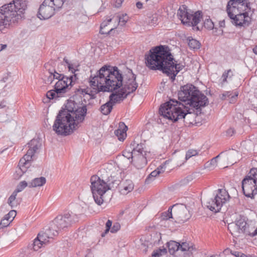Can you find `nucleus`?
<instances>
[{
    "instance_id": "nucleus-6",
    "label": "nucleus",
    "mask_w": 257,
    "mask_h": 257,
    "mask_svg": "<svg viewBox=\"0 0 257 257\" xmlns=\"http://www.w3.org/2000/svg\"><path fill=\"white\" fill-rule=\"evenodd\" d=\"M90 181L91 190L94 200L96 204L100 205L104 202L106 192L116 187L119 184V180L112 175L107 178L102 176V178L94 175L91 177Z\"/></svg>"
},
{
    "instance_id": "nucleus-11",
    "label": "nucleus",
    "mask_w": 257,
    "mask_h": 257,
    "mask_svg": "<svg viewBox=\"0 0 257 257\" xmlns=\"http://www.w3.org/2000/svg\"><path fill=\"white\" fill-rule=\"evenodd\" d=\"M188 7L185 5H181L177 12V16L183 25L192 28V30H199L197 25L202 19L203 13L201 11H197L193 14H190Z\"/></svg>"
},
{
    "instance_id": "nucleus-15",
    "label": "nucleus",
    "mask_w": 257,
    "mask_h": 257,
    "mask_svg": "<svg viewBox=\"0 0 257 257\" xmlns=\"http://www.w3.org/2000/svg\"><path fill=\"white\" fill-rule=\"evenodd\" d=\"M230 196L225 189H220L217 191L214 198L206 203L207 207L214 212H219L222 206L229 199Z\"/></svg>"
},
{
    "instance_id": "nucleus-27",
    "label": "nucleus",
    "mask_w": 257,
    "mask_h": 257,
    "mask_svg": "<svg viewBox=\"0 0 257 257\" xmlns=\"http://www.w3.org/2000/svg\"><path fill=\"white\" fill-rule=\"evenodd\" d=\"M168 250L170 254H173L176 251H179V243L171 240L167 243Z\"/></svg>"
},
{
    "instance_id": "nucleus-44",
    "label": "nucleus",
    "mask_w": 257,
    "mask_h": 257,
    "mask_svg": "<svg viewBox=\"0 0 257 257\" xmlns=\"http://www.w3.org/2000/svg\"><path fill=\"white\" fill-rule=\"evenodd\" d=\"M10 222L11 221H10L9 219H7L5 217H4V218L1 220L0 222V228L7 227L9 225Z\"/></svg>"
},
{
    "instance_id": "nucleus-24",
    "label": "nucleus",
    "mask_w": 257,
    "mask_h": 257,
    "mask_svg": "<svg viewBox=\"0 0 257 257\" xmlns=\"http://www.w3.org/2000/svg\"><path fill=\"white\" fill-rule=\"evenodd\" d=\"M238 95V93L237 91H226L222 94L221 98L222 99H226L227 98L229 99L230 103H234Z\"/></svg>"
},
{
    "instance_id": "nucleus-8",
    "label": "nucleus",
    "mask_w": 257,
    "mask_h": 257,
    "mask_svg": "<svg viewBox=\"0 0 257 257\" xmlns=\"http://www.w3.org/2000/svg\"><path fill=\"white\" fill-rule=\"evenodd\" d=\"M159 113L164 118L176 121L190 113L187 107L176 100L170 99L161 105Z\"/></svg>"
},
{
    "instance_id": "nucleus-21",
    "label": "nucleus",
    "mask_w": 257,
    "mask_h": 257,
    "mask_svg": "<svg viewBox=\"0 0 257 257\" xmlns=\"http://www.w3.org/2000/svg\"><path fill=\"white\" fill-rule=\"evenodd\" d=\"M127 126L123 122H120L119 124V127L118 129L114 131V134L117 137L118 140L120 141H123L126 136V131Z\"/></svg>"
},
{
    "instance_id": "nucleus-26",
    "label": "nucleus",
    "mask_w": 257,
    "mask_h": 257,
    "mask_svg": "<svg viewBox=\"0 0 257 257\" xmlns=\"http://www.w3.org/2000/svg\"><path fill=\"white\" fill-rule=\"evenodd\" d=\"M165 171V169L163 166H159L157 169L153 171L151 173L149 176L146 179V181L149 183L152 180H153L156 177L158 176L160 174L163 173Z\"/></svg>"
},
{
    "instance_id": "nucleus-10",
    "label": "nucleus",
    "mask_w": 257,
    "mask_h": 257,
    "mask_svg": "<svg viewBox=\"0 0 257 257\" xmlns=\"http://www.w3.org/2000/svg\"><path fill=\"white\" fill-rule=\"evenodd\" d=\"M29 149L27 154L20 159L18 167L14 175L15 179H19L22 175L26 173L31 165L32 157L40 147L39 142L37 140H32L28 144Z\"/></svg>"
},
{
    "instance_id": "nucleus-37",
    "label": "nucleus",
    "mask_w": 257,
    "mask_h": 257,
    "mask_svg": "<svg viewBox=\"0 0 257 257\" xmlns=\"http://www.w3.org/2000/svg\"><path fill=\"white\" fill-rule=\"evenodd\" d=\"M17 194V192L14 191L8 199V203L12 207H14L17 205V203L15 201Z\"/></svg>"
},
{
    "instance_id": "nucleus-17",
    "label": "nucleus",
    "mask_w": 257,
    "mask_h": 257,
    "mask_svg": "<svg viewBox=\"0 0 257 257\" xmlns=\"http://www.w3.org/2000/svg\"><path fill=\"white\" fill-rule=\"evenodd\" d=\"M174 219L179 223L186 221L191 217L186 206L183 204H176L172 206Z\"/></svg>"
},
{
    "instance_id": "nucleus-35",
    "label": "nucleus",
    "mask_w": 257,
    "mask_h": 257,
    "mask_svg": "<svg viewBox=\"0 0 257 257\" xmlns=\"http://www.w3.org/2000/svg\"><path fill=\"white\" fill-rule=\"evenodd\" d=\"M167 253V249L165 248H158L154 250L152 254V257H160Z\"/></svg>"
},
{
    "instance_id": "nucleus-56",
    "label": "nucleus",
    "mask_w": 257,
    "mask_h": 257,
    "mask_svg": "<svg viewBox=\"0 0 257 257\" xmlns=\"http://www.w3.org/2000/svg\"><path fill=\"white\" fill-rule=\"evenodd\" d=\"M155 18H156V17H153V18L152 19V21H153V24H156L157 21V19L156 18V20H155V19H154Z\"/></svg>"
},
{
    "instance_id": "nucleus-30",
    "label": "nucleus",
    "mask_w": 257,
    "mask_h": 257,
    "mask_svg": "<svg viewBox=\"0 0 257 257\" xmlns=\"http://www.w3.org/2000/svg\"><path fill=\"white\" fill-rule=\"evenodd\" d=\"M219 157V155L212 158L209 162L205 164V167L210 170L214 169L217 166V159Z\"/></svg>"
},
{
    "instance_id": "nucleus-34",
    "label": "nucleus",
    "mask_w": 257,
    "mask_h": 257,
    "mask_svg": "<svg viewBox=\"0 0 257 257\" xmlns=\"http://www.w3.org/2000/svg\"><path fill=\"white\" fill-rule=\"evenodd\" d=\"M44 245L46 244L41 242V240L37 237V238L34 239L32 244L33 249L35 251H37Z\"/></svg>"
},
{
    "instance_id": "nucleus-28",
    "label": "nucleus",
    "mask_w": 257,
    "mask_h": 257,
    "mask_svg": "<svg viewBox=\"0 0 257 257\" xmlns=\"http://www.w3.org/2000/svg\"><path fill=\"white\" fill-rule=\"evenodd\" d=\"M129 20V17L126 14H119L116 16V20L118 21V25L123 27Z\"/></svg>"
},
{
    "instance_id": "nucleus-59",
    "label": "nucleus",
    "mask_w": 257,
    "mask_h": 257,
    "mask_svg": "<svg viewBox=\"0 0 257 257\" xmlns=\"http://www.w3.org/2000/svg\"><path fill=\"white\" fill-rule=\"evenodd\" d=\"M1 81L4 82H6V80H5V79L4 78L3 80H2Z\"/></svg>"
},
{
    "instance_id": "nucleus-39",
    "label": "nucleus",
    "mask_w": 257,
    "mask_h": 257,
    "mask_svg": "<svg viewBox=\"0 0 257 257\" xmlns=\"http://www.w3.org/2000/svg\"><path fill=\"white\" fill-rule=\"evenodd\" d=\"M232 76H233V73L230 69L228 70L227 71H225L223 73L222 77H221V78L222 79V83H223L226 82L227 79L228 78H231Z\"/></svg>"
},
{
    "instance_id": "nucleus-1",
    "label": "nucleus",
    "mask_w": 257,
    "mask_h": 257,
    "mask_svg": "<svg viewBox=\"0 0 257 257\" xmlns=\"http://www.w3.org/2000/svg\"><path fill=\"white\" fill-rule=\"evenodd\" d=\"M123 77L117 67L112 68L105 65L102 67L94 76H91L89 84L92 92L97 93L100 91H115L109 96V100L100 107V111L104 115L108 114L113 105L122 100L130 93L135 91L138 84L136 76L132 72H128L123 83Z\"/></svg>"
},
{
    "instance_id": "nucleus-2",
    "label": "nucleus",
    "mask_w": 257,
    "mask_h": 257,
    "mask_svg": "<svg viewBox=\"0 0 257 257\" xmlns=\"http://www.w3.org/2000/svg\"><path fill=\"white\" fill-rule=\"evenodd\" d=\"M86 113V105L72 100H68L65 108L61 110L56 116L53 125V131L58 135H69L83 121Z\"/></svg>"
},
{
    "instance_id": "nucleus-25",
    "label": "nucleus",
    "mask_w": 257,
    "mask_h": 257,
    "mask_svg": "<svg viewBox=\"0 0 257 257\" xmlns=\"http://www.w3.org/2000/svg\"><path fill=\"white\" fill-rule=\"evenodd\" d=\"M46 182V178L44 177L36 178L29 183V187H41L44 185Z\"/></svg>"
},
{
    "instance_id": "nucleus-29",
    "label": "nucleus",
    "mask_w": 257,
    "mask_h": 257,
    "mask_svg": "<svg viewBox=\"0 0 257 257\" xmlns=\"http://www.w3.org/2000/svg\"><path fill=\"white\" fill-rule=\"evenodd\" d=\"M187 40L188 46L191 49H198L200 48L201 44L197 40L189 37L187 38Z\"/></svg>"
},
{
    "instance_id": "nucleus-57",
    "label": "nucleus",
    "mask_w": 257,
    "mask_h": 257,
    "mask_svg": "<svg viewBox=\"0 0 257 257\" xmlns=\"http://www.w3.org/2000/svg\"><path fill=\"white\" fill-rule=\"evenodd\" d=\"M114 30L113 28H111L110 30H109L107 32H109V33H110V32H112V31Z\"/></svg>"
},
{
    "instance_id": "nucleus-46",
    "label": "nucleus",
    "mask_w": 257,
    "mask_h": 257,
    "mask_svg": "<svg viewBox=\"0 0 257 257\" xmlns=\"http://www.w3.org/2000/svg\"><path fill=\"white\" fill-rule=\"evenodd\" d=\"M111 225H112V222L109 220H108L106 222V229L105 230V232L102 233V236H104V234L107 233L109 230H110V227L111 226Z\"/></svg>"
},
{
    "instance_id": "nucleus-48",
    "label": "nucleus",
    "mask_w": 257,
    "mask_h": 257,
    "mask_svg": "<svg viewBox=\"0 0 257 257\" xmlns=\"http://www.w3.org/2000/svg\"><path fill=\"white\" fill-rule=\"evenodd\" d=\"M227 135L231 137L234 134V130L232 128H230L226 131Z\"/></svg>"
},
{
    "instance_id": "nucleus-13",
    "label": "nucleus",
    "mask_w": 257,
    "mask_h": 257,
    "mask_svg": "<svg viewBox=\"0 0 257 257\" xmlns=\"http://www.w3.org/2000/svg\"><path fill=\"white\" fill-rule=\"evenodd\" d=\"M76 80V75L67 77H63L55 83L54 90H50L46 93L47 98L53 99L56 97H60L61 95L66 91L69 87L71 86L72 83Z\"/></svg>"
},
{
    "instance_id": "nucleus-52",
    "label": "nucleus",
    "mask_w": 257,
    "mask_h": 257,
    "mask_svg": "<svg viewBox=\"0 0 257 257\" xmlns=\"http://www.w3.org/2000/svg\"><path fill=\"white\" fill-rule=\"evenodd\" d=\"M7 47V45L6 44H0V52L5 50Z\"/></svg>"
},
{
    "instance_id": "nucleus-36",
    "label": "nucleus",
    "mask_w": 257,
    "mask_h": 257,
    "mask_svg": "<svg viewBox=\"0 0 257 257\" xmlns=\"http://www.w3.org/2000/svg\"><path fill=\"white\" fill-rule=\"evenodd\" d=\"M228 228L232 235H237V233H239V230L237 229V226L235 223H229Z\"/></svg>"
},
{
    "instance_id": "nucleus-51",
    "label": "nucleus",
    "mask_w": 257,
    "mask_h": 257,
    "mask_svg": "<svg viewBox=\"0 0 257 257\" xmlns=\"http://www.w3.org/2000/svg\"><path fill=\"white\" fill-rule=\"evenodd\" d=\"M219 25L220 28L225 27V20L220 21L219 23Z\"/></svg>"
},
{
    "instance_id": "nucleus-58",
    "label": "nucleus",
    "mask_w": 257,
    "mask_h": 257,
    "mask_svg": "<svg viewBox=\"0 0 257 257\" xmlns=\"http://www.w3.org/2000/svg\"><path fill=\"white\" fill-rule=\"evenodd\" d=\"M101 11H102V9H101V8H100L99 9V10L98 11V12H100Z\"/></svg>"
},
{
    "instance_id": "nucleus-32",
    "label": "nucleus",
    "mask_w": 257,
    "mask_h": 257,
    "mask_svg": "<svg viewBox=\"0 0 257 257\" xmlns=\"http://www.w3.org/2000/svg\"><path fill=\"white\" fill-rule=\"evenodd\" d=\"M169 218H173V210L172 206L170 207L167 211L163 212L161 215V219L163 220H167Z\"/></svg>"
},
{
    "instance_id": "nucleus-41",
    "label": "nucleus",
    "mask_w": 257,
    "mask_h": 257,
    "mask_svg": "<svg viewBox=\"0 0 257 257\" xmlns=\"http://www.w3.org/2000/svg\"><path fill=\"white\" fill-rule=\"evenodd\" d=\"M54 2L55 7L58 9L62 8L65 2L68 3L70 0H52Z\"/></svg>"
},
{
    "instance_id": "nucleus-16",
    "label": "nucleus",
    "mask_w": 257,
    "mask_h": 257,
    "mask_svg": "<svg viewBox=\"0 0 257 257\" xmlns=\"http://www.w3.org/2000/svg\"><path fill=\"white\" fill-rule=\"evenodd\" d=\"M52 0H44L40 6L37 16L40 20H46L52 17L56 10L58 11Z\"/></svg>"
},
{
    "instance_id": "nucleus-50",
    "label": "nucleus",
    "mask_w": 257,
    "mask_h": 257,
    "mask_svg": "<svg viewBox=\"0 0 257 257\" xmlns=\"http://www.w3.org/2000/svg\"><path fill=\"white\" fill-rule=\"evenodd\" d=\"M136 7L139 9H141L143 8V3L141 2H138L136 3Z\"/></svg>"
},
{
    "instance_id": "nucleus-43",
    "label": "nucleus",
    "mask_w": 257,
    "mask_h": 257,
    "mask_svg": "<svg viewBox=\"0 0 257 257\" xmlns=\"http://www.w3.org/2000/svg\"><path fill=\"white\" fill-rule=\"evenodd\" d=\"M197 154V152L196 150H189L186 154V160H188L192 156H196Z\"/></svg>"
},
{
    "instance_id": "nucleus-7",
    "label": "nucleus",
    "mask_w": 257,
    "mask_h": 257,
    "mask_svg": "<svg viewBox=\"0 0 257 257\" xmlns=\"http://www.w3.org/2000/svg\"><path fill=\"white\" fill-rule=\"evenodd\" d=\"M178 95L180 101L186 102L197 109L205 106L208 102L207 97L192 84H188L182 86Z\"/></svg>"
},
{
    "instance_id": "nucleus-22",
    "label": "nucleus",
    "mask_w": 257,
    "mask_h": 257,
    "mask_svg": "<svg viewBox=\"0 0 257 257\" xmlns=\"http://www.w3.org/2000/svg\"><path fill=\"white\" fill-rule=\"evenodd\" d=\"M50 65V63H48L45 64V67L46 69H47L48 70V72L49 74V75L47 79V81L48 82L51 83L54 79H57L59 80L63 77V76L61 74L56 72L55 70H51L49 68Z\"/></svg>"
},
{
    "instance_id": "nucleus-31",
    "label": "nucleus",
    "mask_w": 257,
    "mask_h": 257,
    "mask_svg": "<svg viewBox=\"0 0 257 257\" xmlns=\"http://www.w3.org/2000/svg\"><path fill=\"white\" fill-rule=\"evenodd\" d=\"M192 246L187 242H183L181 244L179 243V251H191L192 250Z\"/></svg>"
},
{
    "instance_id": "nucleus-19",
    "label": "nucleus",
    "mask_w": 257,
    "mask_h": 257,
    "mask_svg": "<svg viewBox=\"0 0 257 257\" xmlns=\"http://www.w3.org/2000/svg\"><path fill=\"white\" fill-rule=\"evenodd\" d=\"M119 185V189L121 194L125 195L131 192L134 189V184L130 180L122 181Z\"/></svg>"
},
{
    "instance_id": "nucleus-9",
    "label": "nucleus",
    "mask_w": 257,
    "mask_h": 257,
    "mask_svg": "<svg viewBox=\"0 0 257 257\" xmlns=\"http://www.w3.org/2000/svg\"><path fill=\"white\" fill-rule=\"evenodd\" d=\"M145 145L141 143L137 144L134 141L123 152V156L138 169L144 167L147 163V152L145 150Z\"/></svg>"
},
{
    "instance_id": "nucleus-40",
    "label": "nucleus",
    "mask_w": 257,
    "mask_h": 257,
    "mask_svg": "<svg viewBox=\"0 0 257 257\" xmlns=\"http://www.w3.org/2000/svg\"><path fill=\"white\" fill-rule=\"evenodd\" d=\"M112 18L110 17H107L106 19L103 21L100 24V31L99 32H103L102 31V29H104L105 27L109 24V23L112 21Z\"/></svg>"
},
{
    "instance_id": "nucleus-42",
    "label": "nucleus",
    "mask_w": 257,
    "mask_h": 257,
    "mask_svg": "<svg viewBox=\"0 0 257 257\" xmlns=\"http://www.w3.org/2000/svg\"><path fill=\"white\" fill-rule=\"evenodd\" d=\"M16 211L15 210H11L10 211L8 214H6L4 217H5L7 219H9L10 220V221H12L14 218L16 216Z\"/></svg>"
},
{
    "instance_id": "nucleus-20",
    "label": "nucleus",
    "mask_w": 257,
    "mask_h": 257,
    "mask_svg": "<svg viewBox=\"0 0 257 257\" xmlns=\"http://www.w3.org/2000/svg\"><path fill=\"white\" fill-rule=\"evenodd\" d=\"M201 19L199 21V23L197 24V26L199 29V30H193V31H201L203 30V28H204L205 29L207 30H211L213 29H216V28L214 27V24L211 20V19L209 18L208 19H206L204 21H203V23H200L201 20H202Z\"/></svg>"
},
{
    "instance_id": "nucleus-4",
    "label": "nucleus",
    "mask_w": 257,
    "mask_h": 257,
    "mask_svg": "<svg viewBox=\"0 0 257 257\" xmlns=\"http://www.w3.org/2000/svg\"><path fill=\"white\" fill-rule=\"evenodd\" d=\"M27 8V2L23 0H15L0 7V31L17 25L25 19Z\"/></svg>"
},
{
    "instance_id": "nucleus-23",
    "label": "nucleus",
    "mask_w": 257,
    "mask_h": 257,
    "mask_svg": "<svg viewBox=\"0 0 257 257\" xmlns=\"http://www.w3.org/2000/svg\"><path fill=\"white\" fill-rule=\"evenodd\" d=\"M235 223L237 226V229L239 230V233H248L246 231L247 223L244 218L240 217L236 221Z\"/></svg>"
},
{
    "instance_id": "nucleus-18",
    "label": "nucleus",
    "mask_w": 257,
    "mask_h": 257,
    "mask_svg": "<svg viewBox=\"0 0 257 257\" xmlns=\"http://www.w3.org/2000/svg\"><path fill=\"white\" fill-rule=\"evenodd\" d=\"M58 234V230H53L51 226L47 229L45 232H41L37 236L41 242L46 244L49 242L50 239H52L54 236Z\"/></svg>"
},
{
    "instance_id": "nucleus-53",
    "label": "nucleus",
    "mask_w": 257,
    "mask_h": 257,
    "mask_svg": "<svg viewBox=\"0 0 257 257\" xmlns=\"http://www.w3.org/2000/svg\"><path fill=\"white\" fill-rule=\"evenodd\" d=\"M248 234L252 237L257 235V228L252 233H248Z\"/></svg>"
},
{
    "instance_id": "nucleus-45",
    "label": "nucleus",
    "mask_w": 257,
    "mask_h": 257,
    "mask_svg": "<svg viewBox=\"0 0 257 257\" xmlns=\"http://www.w3.org/2000/svg\"><path fill=\"white\" fill-rule=\"evenodd\" d=\"M231 253L235 257H251L250 255H246L239 251H231Z\"/></svg>"
},
{
    "instance_id": "nucleus-12",
    "label": "nucleus",
    "mask_w": 257,
    "mask_h": 257,
    "mask_svg": "<svg viewBox=\"0 0 257 257\" xmlns=\"http://www.w3.org/2000/svg\"><path fill=\"white\" fill-rule=\"evenodd\" d=\"M241 187L244 195L247 197L253 198L257 194V168L250 170L242 180Z\"/></svg>"
},
{
    "instance_id": "nucleus-60",
    "label": "nucleus",
    "mask_w": 257,
    "mask_h": 257,
    "mask_svg": "<svg viewBox=\"0 0 257 257\" xmlns=\"http://www.w3.org/2000/svg\"><path fill=\"white\" fill-rule=\"evenodd\" d=\"M149 1V0H146V2H148V1Z\"/></svg>"
},
{
    "instance_id": "nucleus-47",
    "label": "nucleus",
    "mask_w": 257,
    "mask_h": 257,
    "mask_svg": "<svg viewBox=\"0 0 257 257\" xmlns=\"http://www.w3.org/2000/svg\"><path fill=\"white\" fill-rule=\"evenodd\" d=\"M120 228V226L119 223H114L113 224L112 227L111 228L110 231L112 233L116 232L118 230H119Z\"/></svg>"
},
{
    "instance_id": "nucleus-3",
    "label": "nucleus",
    "mask_w": 257,
    "mask_h": 257,
    "mask_svg": "<svg viewBox=\"0 0 257 257\" xmlns=\"http://www.w3.org/2000/svg\"><path fill=\"white\" fill-rule=\"evenodd\" d=\"M147 66L152 70H160L168 75L175 77L184 65L175 64L169 48L160 45L152 48L145 56Z\"/></svg>"
},
{
    "instance_id": "nucleus-5",
    "label": "nucleus",
    "mask_w": 257,
    "mask_h": 257,
    "mask_svg": "<svg viewBox=\"0 0 257 257\" xmlns=\"http://www.w3.org/2000/svg\"><path fill=\"white\" fill-rule=\"evenodd\" d=\"M251 3L249 0H229L226 6L228 17L236 27L248 26L251 22L249 16L251 11Z\"/></svg>"
},
{
    "instance_id": "nucleus-49",
    "label": "nucleus",
    "mask_w": 257,
    "mask_h": 257,
    "mask_svg": "<svg viewBox=\"0 0 257 257\" xmlns=\"http://www.w3.org/2000/svg\"><path fill=\"white\" fill-rule=\"evenodd\" d=\"M123 1V0H115V7L116 8H119L121 6Z\"/></svg>"
},
{
    "instance_id": "nucleus-14",
    "label": "nucleus",
    "mask_w": 257,
    "mask_h": 257,
    "mask_svg": "<svg viewBox=\"0 0 257 257\" xmlns=\"http://www.w3.org/2000/svg\"><path fill=\"white\" fill-rule=\"evenodd\" d=\"M78 215L71 212L65 213L64 215L57 216L51 225L53 230H64L71 226L73 223L78 221Z\"/></svg>"
},
{
    "instance_id": "nucleus-38",
    "label": "nucleus",
    "mask_w": 257,
    "mask_h": 257,
    "mask_svg": "<svg viewBox=\"0 0 257 257\" xmlns=\"http://www.w3.org/2000/svg\"><path fill=\"white\" fill-rule=\"evenodd\" d=\"M27 186L29 187V183H27L25 181H23L20 182L17 187V189L15 192H17V193L23 191Z\"/></svg>"
},
{
    "instance_id": "nucleus-55",
    "label": "nucleus",
    "mask_w": 257,
    "mask_h": 257,
    "mask_svg": "<svg viewBox=\"0 0 257 257\" xmlns=\"http://www.w3.org/2000/svg\"><path fill=\"white\" fill-rule=\"evenodd\" d=\"M6 106L5 104L3 102L0 103V108H4Z\"/></svg>"
},
{
    "instance_id": "nucleus-54",
    "label": "nucleus",
    "mask_w": 257,
    "mask_h": 257,
    "mask_svg": "<svg viewBox=\"0 0 257 257\" xmlns=\"http://www.w3.org/2000/svg\"><path fill=\"white\" fill-rule=\"evenodd\" d=\"M253 53L257 55V45L253 48Z\"/></svg>"
},
{
    "instance_id": "nucleus-33",
    "label": "nucleus",
    "mask_w": 257,
    "mask_h": 257,
    "mask_svg": "<svg viewBox=\"0 0 257 257\" xmlns=\"http://www.w3.org/2000/svg\"><path fill=\"white\" fill-rule=\"evenodd\" d=\"M64 61L67 64L69 70L75 74V72L78 70L77 67H78V65L75 63H70L69 61L65 58H64ZM75 75H76V74Z\"/></svg>"
}]
</instances>
